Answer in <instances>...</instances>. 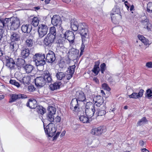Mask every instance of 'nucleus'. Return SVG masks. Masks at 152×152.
<instances>
[{
    "label": "nucleus",
    "mask_w": 152,
    "mask_h": 152,
    "mask_svg": "<svg viewBox=\"0 0 152 152\" xmlns=\"http://www.w3.org/2000/svg\"><path fill=\"white\" fill-rule=\"evenodd\" d=\"M141 151L142 152H149V151L145 148L142 149Z\"/></svg>",
    "instance_id": "nucleus-56"
},
{
    "label": "nucleus",
    "mask_w": 152,
    "mask_h": 152,
    "mask_svg": "<svg viewBox=\"0 0 152 152\" xmlns=\"http://www.w3.org/2000/svg\"><path fill=\"white\" fill-rule=\"evenodd\" d=\"M62 20L60 16L58 15H56L53 16L52 18L51 23L54 26H60L61 27V29L62 27L61 26Z\"/></svg>",
    "instance_id": "nucleus-15"
},
{
    "label": "nucleus",
    "mask_w": 152,
    "mask_h": 152,
    "mask_svg": "<svg viewBox=\"0 0 152 152\" xmlns=\"http://www.w3.org/2000/svg\"><path fill=\"white\" fill-rule=\"evenodd\" d=\"M144 92V90L141 89L139 91L138 93L133 92L131 95H129V97L130 98L139 99L142 96Z\"/></svg>",
    "instance_id": "nucleus-18"
},
{
    "label": "nucleus",
    "mask_w": 152,
    "mask_h": 152,
    "mask_svg": "<svg viewBox=\"0 0 152 152\" xmlns=\"http://www.w3.org/2000/svg\"><path fill=\"white\" fill-rule=\"evenodd\" d=\"M33 43V42L32 39H28L26 41V46L28 47H31Z\"/></svg>",
    "instance_id": "nucleus-38"
},
{
    "label": "nucleus",
    "mask_w": 152,
    "mask_h": 152,
    "mask_svg": "<svg viewBox=\"0 0 152 152\" xmlns=\"http://www.w3.org/2000/svg\"><path fill=\"white\" fill-rule=\"evenodd\" d=\"M102 89L106 90L107 91H109L110 90V88L108 85L105 83L102 84Z\"/></svg>",
    "instance_id": "nucleus-45"
},
{
    "label": "nucleus",
    "mask_w": 152,
    "mask_h": 152,
    "mask_svg": "<svg viewBox=\"0 0 152 152\" xmlns=\"http://www.w3.org/2000/svg\"><path fill=\"white\" fill-rule=\"evenodd\" d=\"M88 26L85 23L79 24L78 32L80 34L83 42H84L88 40L89 34L88 30Z\"/></svg>",
    "instance_id": "nucleus-3"
},
{
    "label": "nucleus",
    "mask_w": 152,
    "mask_h": 152,
    "mask_svg": "<svg viewBox=\"0 0 152 152\" xmlns=\"http://www.w3.org/2000/svg\"><path fill=\"white\" fill-rule=\"evenodd\" d=\"M55 38L56 37L53 35H49L48 34L44 39V44L47 46H51L53 43Z\"/></svg>",
    "instance_id": "nucleus-9"
},
{
    "label": "nucleus",
    "mask_w": 152,
    "mask_h": 152,
    "mask_svg": "<svg viewBox=\"0 0 152 152\" xmlns=\"http://www.w3.org/2000/svg\"><path fill=\"white\" fill-rule=\"evenodd\" d=\"M52 79L51 75L48 71L44 72L43 76L37 77L35 79V83L37 87H41L44 86L46 83L51 82Z\"/></svg>",
    "instance_id": "nucleus-2"
},
{
    "label": "nucleus",
    "mask_w": 152,
    "mask_h": 152,
    "mask_svg": "<svg viewBox=\"0 0 152 152\" xmlns=\"http://www.w3.org/2000/svg\"><path fill=\"white\" fill-rule=\"evenodd\" d=\"M93 80L96 83H98L99 82V80L96 77H94L93 78Z\"/></svg>",
    "instance_id": "nucleus-57"
},
{
    "label": "nucleus",
    "mask_w": 152,
    "mask_h": 152,
    "mask_svg": "<svg viewBox=\"0 0 152 152\" xmlns=\"http://www.w3.org/2000/svg\"><path fill=\"white\" fill-rule=\"evenodd\" d=\"M147 11L149 13H152V2L148 3L147 5Z\"/></svg>",
    "instance_id": "nucleus-41"
},
{
    "label": "nucleus",
    "mask_w": 152,
    "mask_h": 152,
    "mask_svg": "<svg viewBox=\"0 0 152 152\" xmlns=\"http://www.w3.org/2000/svg\"><path fill=\"white\" fill-rule=\"evenodd\" d=\"M23 68L25 70L26 72L30 73L34 69L33 66L30 64H26L23 66Z\"/></svg>",
    "instance_id": "nucleus-30"
},
{
    "label": "nucleus",
    "mask_w": 152,
    "mask_h": 152,
    "mask_svg": "<svg viewBox=\"0 0 152 152\" xmlns=\"http://www.w3.org/2000/svg\"><path fill=\"white\" fill-rule=\"evenodd\" d=\"M128 108V107L127 106H125L124 107V109H127Z\"/></svg>",
    "instance_id": "nucleus-64"
},
{
    "label": "nucleus",
    "mask_w": 152,
    "mask_h": 152,
    "mask_svg": "<svg viewBox=\"0 0 152 152\" xmlns=\"http://www.w3.org/2000/svg\"><path fill=\"white\" fill-rule=\"evenodd\" d=\"M61 35L66 39H67L70 43H73L74 42L75 35L72 31H67Z\"/></svg>",
    "instance_id": "nucleus-12"
},
{
    "label": "nucleus",
    "mask_w": 152,
    "mask_h": 152,
    "mask_svg": "<svg viewBox=\"0 0 152 152\" xmlns=\"http://www.w3.org/2000/svg\"><path fill=\"white\" fill-rule=\"evenodd\" d=\"M46 58L44 54L37 53L33 57V61L37 66H43L46 63Z\"/></svg>",
    "instance_id": "nucleus-4"
},
{
    "label": "nucleus",
    "mask_w": 152,
    "mask_h": 152,
    "mask_svg": "<svg viewBox=\"0 0 152 152\" xmlns=\"http://www.w3.org/2000/svg\"><path fill=\"white\" fill-rule=\"evenodd\" d=\"M48 34L49 35H53L56 37V28L54 26H53L50 27V33Z\"/></svg>",
    "instance_id": "nucleus-39"
},
{
    "label": "nucleus",
    "mask_w": 152,
    "mask_h": 152,
    "mask_svg": "<svg viewBox=\"0 0 152 152\" xmlns=\"http://www.w3.org/2000/svg\"><path fill=\"white\" fill-rule=\"evenodd\" d=\"M111 15H115L114 16H113L112 18L113 19L115 16H116L117 17V19L121 18L120 10L118 6H115L113 8Z\"/></svg>",
    "instance_id": "nucleus-17"
},
{
    "label": "nucleus",
    "mask_w": 152,
    "mask_h": 152,
    "mask_svg": "<svg viewBox=\"0 0 152 152\" xmlns=\"http://www.w3.org/2000/svg\"><path fill=\"white\" fill-rule=\"evenodd\" d=\"M79 24L75 18H72L71 20V28L74 31H77Z\"/></svg>",
    "instance_id": "nucleus-20"
},
{
    "label": "nucleus",
    "mask_w": 152,
    "mask_h": 152,
    "mask_svg": "<svg viewBox=\"0 0 152 152\" xmlns=\"http://www.w3.org/2000/svg\"><path fill=\"white\" fill-rule=\"evenodd\" d=\"M146 66L148 68H152V62H148L146 63Z\"/></svg>",
    "instance_id": "nucleus-49"
},
{
    "label": "nucleus",
    "mask_w": 152,
    "mask_h": 152,
    "mask_svg": "<svg viewBox=\"0 0 152 152\" xmlns=\"http://www.w3.org/2000/svg\"><path fill=\"white\" fill-rule=\"evenodd\" d=\"M62 1L64 2L68 3L71 0H62Z\"/></svg>",
    "instance_id": "nucleus-60"
},
{
    "label": "nucleus",
    "mask_w": 152,
    "mask_h": 152,
    "mask_svg": "<svg viewBox=\"0 0 152 152\" xmlns=\"http://www.w3.org/2000/svg\"><path fill=\"white\" fill-rule=\"evenodd\" d=\"M3 55V52L0 49V56H1Z\"/></svg>",
    "instance_id": "nucleus-63"
},
{
    "label": "nucleus",
    "mask_w": 152,
    "mask_h": 152,
    "mask_svg": "<svg viewBox=\"0 0 152 152\" xmlns=\"http://www.w3.org/2000/svg\"><path fill=\"white\" fill-rule=\"evenodd\" d=\"M10 48L12 49L13 51L16 50L18 48V45L14 42H12L10 44Z\"/></svg>",
    "instance_id": "nucleus-37"
},
{
    "label": "nucleus",
    "mask_w": 152,
    "mask_h": 152,
    "mask_svg": "<svg viewBox=\"0 0 152 152\" xmlns=\"http://www.w3.org/2000/svg\"><path fill=\"white\" fill-rule=\"evenodd\" d=\"M39 20L38 18L37 17H34L33 19L31 22L32 25L35 27L38 26L39 23Z\"/></svg>",
    "instance_id": "nucleus-36"
},
{
    "label": "nucleus",
    "mask_w": 152,
    "mask_h": 152,
    "mask_svg": "<svg viewBox=\"0 0 152 152\" xmlns=\"http://www.w3.org/2000/svg\"><path fill=\"white\" fill-rule=\"evenodd\" d=\"M65 74L64 73L61 72H58L56 75V78L58 80H63L65 77Z\"/></svg>",
    "instance_id": "nucleus-29"
},
{
    "label": "nucleus",
    "mask_w": 152,
    "mask_h": 152,
    "mask_svg": "<svg viewBox=\"0 0 152 152\" xmlns=\"http://www.w3.org/2000/svg\"><path fill=\"white\" fill-rule=\"evenodd\" d=\"M100 107L97 109V112H96V113H95V115L96 116L103 115L106 113V112L105 111L106 108L105 106H103L101 107L102 109H101V107Z\"/></svg>",
    "instance_id": "nucleus-23"
},
{
    "label": "nucleus",
    "mask_w": 152,
    "mask_h": 152,
    "mask_svg": "<svg viewBox=\"0 0 152 152\" xmlns=\"http://www.w3.org/2000/svg\"><path fill=\"white\" fill-rule=\"evenodd\" d=\"M86 97L84 93L82 91L76 92L75 98L73 99L71 102L70 108L73 111L77 112L79 110V104L80 102H84L86 101Z\"/></svg>",
    "instance_id": "nucleus-1"
},
{
    "label": "nucleus",
    "mask_w": 152,
    "mask_h": 152,
    "mask_svg": "<svg viewBox=\"0 0 152 152\" xmlns=\"http://www.w3.org/2000/svg\"><path fill=\"white\" fill-rule=\"evenodd\" d=\"M101 93L102 94V95L103 96H105V94L103 90H101Z\"/></svg>",
    "instance_id": "nucleus-58"
},
{
    "label": "nucleus",
    "mask_w": 152,
    "mask_h": 152,
    "mask_svg": "<svg viewBox=\"0 0 152 152\" xmlns=\"http://www.w3.org/2000/svg\"><path fill=\"white\" fill-rule=\"evenodd\" d=\"M139 144L141 146H143L144 145V142L142 140H140L139 141Z\"/></svg>",
    "instance_id": "nucleus-55"
},
{
    "label": "nucleus",
    "mask_w": 152,
    "mask_h": 152,
    "mask_svg": "<svg viewBox=\"0 0 152 152\" xmlns=\"http://www.w3.org/2000/svg\"><path fill=\"white\" fill-rule=\"evenodd\" d=\"M138 37L139 40L141 41L143 40V39L145 38V37L143 36L140 35H138Z\"/></svg>",
    "instance_id": "nucleus-53"
},
{
    "label": "nucleus",
    "mask_w": 152,
    "mask_h": 152,
    "mask_svg": "<svg viewBox=\"0 0 152 152\" xmlns=\"http://www.w3.org/2000/svg\"><path fill=\"white\" fill-rule=\"evenodd\" d=\"M100 70L102 73H103L104 72L106 69V66L105 63H103L101 64L100 66Z\"/></svg>",
    "instance_id": "nucleus-44"
},
{
    "label": "nucleus",
    "mask_w": 152,
    "mask_h": 152,
    "mask_svg": "<svg viewBox=\"0 0 152 152\" xmlns=\"http://www.w3.org/2000/svg\"><path fill=\"white\" fill-rule=\"evenodd\" d=\"M20 36L18 34L15 32H13L11 35L10 39L12 42H14L19 40Z\"/></svg>",
    "instance_id": "nucleus-27"
},
{
    "label": "nucleus",
    "mask_w": 152,
    "mask_h": 152,
    "mask_svg": "<svg viewBox=\"0 0 152 152\" xmlns=\"http://www.w3.org/2000/svg\"><path fill=\"white\" fill-rule=\"evenodd\" d=\"M22 82L24 85H28L30 83V77L28 76H26L22 78Z\"/></svg>",
    "instance_id": "nucleus-34"
},
{
    "label": "nucleus",
    "mask_w": 152,
    "mask_h": 152,
    "mask_svg": "<svg viewBox=\"0 0 152 152\" xmlns=\"http://www.w3.org/2000/svg\"><path fill=\"white\" fill-rule=\"evenodd\" d=\"M88 116L86 115H81L79 117V118L80 121L84 123L89 122V120Z\"/></svg>",
    "instance_id": "nucleus-31"
},
{
    "label": "nucleus",
    "mask_w": 152,
    "mask_h": 152,
    "mask_svg": "<svg viewBox=\"0 0 152 152\" xmlns=\"http://www.w3.org/2000/svg\"><path fill=\"white\" fill-rule=\"evenodd\" d=\"M6 65L8 67L12 68L15 66V63L12 58L8 56L6 57Z\"/></svg>",
    "instance_id": "nucleus-19"
},
{
    "label": "nucleus",
    "mask_w": 152,
    "mask_h": 152,
    "mask_svg": "<svg viewBox=\"0 0 152 152\" xmlns=\"http://www.w3.org/2000/svg\"><path fill=\"white\" fill-rule=\"evenodd\" d=\"M32 27L30 25H23L21 27V30L25 33H29L31 30Z\"/></svg>",
    "instance_id": "nucleus-24"
},
{
    "label": "nucleus",
    "mask_w": 152,
    "mask_h": 152,
    "mask_svg": "<svg viewBox=\"0 0 152 152\" xmlns=\"http://www.w3.org/2000/svg\"><path fill=\"white\" fill-rule=\"evenodd\" d=\"M147 122V120L146 118L143 117L138 121L137 124V126H140L145 124Z\"/></svg>",
    "instance_id": "nucleus-35"
},
{
    "label": "nucleus",
    "mask_w": 152,
    "mask_h": 152,
    "mask_svg": "<svg viewBox=\"0 0 152 152\" xmlns=\"http://www.w3.org/2000/svg\"><path fill=\"white\" fill-rule=\"evenodd\" d=\"M53 121L56 122H59L61 121V118L60 117L57 116L55 118H54ZM53 122V121H52Z\"/></svg>",
    "instance_id": "nucleus-48"
},
{
    "label": "nucleus",
    "mask_w": 152,
    "mask_h": 152,
    "mask_svg": "<svg viewBox=\"0 0 152 152\" xmlns=\"http://www.w3.org/2000/svg\"><path fill=\"white\" fill-rule=\"evenodd\" d=\"M85 43V42L84 43V42H82V43L81 45V47L80 48V56H81L83 54V50L84 49L85 47V45L84 44Z\"/></svg>",
    "instance_id": "nucleus-46"
},
{
    "label": "nucleus",
    "mask_w": 152,
    "mask_h": 152,
    "mask_svg": "<svg viewBox=\"0 0 152 152\" xmlns=\"http://www.w3.org/2000/svg\"><path fill=\"white\" fill-rule=\"evenodd\" d=\"M10 22L9 24V26L11 30H15L17 29L20 25V21L17 18L13 17L10 18Z\"/></svg>",
    "instance_id": "nucleus-8"
},
{
    "label": "nucleus",
    "mask_w": 152,
    "mask_h": 152,
    "mask_svg": "<svg viewBox=\"0 0 152 152\" xmlns=\"http://www.w3.org/2000/svg\"><path fill=\"white\" fill-rule=\"evenodd\" d=\"M36 109L37 112L41 115L43 114L45 112V109L42 106H37Z\"/></svg>",
    "instance_id": "nucleus-32"
},
{
    "label": "nucleus",
    "mask_w": 152,
    "mask_h": 152,
    "mask_svg": "<svg viewBox=\"0 0 152 152\" xmlns=\"http://www.w3.org/2000/svg\"><path fill=\"white\" fill-rule=\"evenodd\" d=\"M44 129L46 134L50 137H53L56 131L55 125L52 123H49L45 128L44 127Z\"/></svg>",
    "instance_id": "nucleus-7"
},
{
    "label": "nucleus",
    "mask_w": 152,
    "mask_h": 152,
    "mask_svg": "<svg viewBox=\"0 0 152 152\" xmlns=\"http://www.w3.org/2000/svg\"><path fill=\"white\" fill-rule=\"evenodd\" d=\"M48 113L47 116V119L50 122H52L54 120L53 115L56 113V109L55 107L51 106L48 107Z\"/></svg>",
    "instance_id": "nucleus-10"
},
{
    "label": "nucleus",
    "mask_w": 152,
    "mask_h": 152,
    "mask_svg": "<svg viewBox=\"0 0 152 152\" xmlns=\"http://www.w3.org/2000/svg\"><path fill=\"white\" fill-rule=\"evenodd\" d=\"M152 96V90L148 89L146 90V93L145 94V97L148 99L150 98Z\"/></svg>",
    "instance_id": "nucleus-40"
},
{
    "label": "nucleus",
    "mask_w": 152,
    "mask_h": 152,
    "mask_svg": "<svg viewBox=\"0 0 152 152\" xmlns=\"http://www.w3.org/2000/svg\"><path fill=\"white\" fill-rule=\"evenodd\" d=\"M85 110L86 115L90 118L92 117L95 113L94 106L91 102H87Z\"/></svg>",
    "instance_id": "nucleus-6"
},
{
    "label": "nucleus",
    "mask_w": 152,
    "mask_h": 152,
    "mask_svg": "<svg viewBox=\"0 0 152 152\" xmlns=\"http://www.w3.org/2000/svg\"><path fill=\"white\" fill-rule=\"evenodd\" d=\"M114 15H111V20L112 21L113 23H114L115 24H117L119 20L121 19V18H118V19H117V17L116 16H115L114 17V18H113V19L112 18L113 16H114Z\"/></svg>",
    "instance_id": "nucleus-43"
},
{
    "label": "nucleus",
    "mask_w": 152,
    "mask_h": 152,
    "mask_svg": "<svg viewBox=\"0 0 152 152\" xmlns=\"http://www.w3.org/2000/svg\"><path fill=\"white\" fill-rule=\"evenodd\" d=\"M10 83L11 84L14 85L18 88L20 86V85L19 84V83L16 81L15 80H11L10 81Z\"/></svg>",
    "instance_id": "nucleus-42"
},
{
    "label": "nucleus",
    "mask_w": 152,
    "mask_h": 152,
    "mask_svg": "<svg viewBox=\"0 0 152 152\" xmlns=\"http://www.w3.org/2000/svg\"><path fill=\"white\" fill-rule=\"evenodd\" d=\"M61 85V83L60 82H56L53 84H51L50 87L51 90L54 91L59 89Z\"/></svg>",
    "instance_id": "nucleus-26"
},
{
    "label": "nucleus",
    "mask_w": 152,
    "mask_h": 152,
    "mask_svg": "<svg viewBox=\"0 0 152 152\" xmlns=\"http://www.w3.org/2000/svg\"><path fill=\"white\" fill-rule=\"evenodd\" d=\"M142 42H143L145 45H146L149 44V41L146 39L145 37L144 38L142 41Z\"/></svg>",
    "instance_id": "nucleus-47"
},
{
    "label": "nucleus",
    "mask_w": 152,
    "mask_h": 152,
    "mask_svg": "<svg viewBox=\"0 0 152 152\" xmlns=\"http://www.w3.org/2000/svg\"><path fill=\"white\" fill-rule=\"evenodd\" d=\"M134 10V6L133 5L131 6L130 8V10L132 12V13H133L132 11Z\"/></svg>",
    "instance_id": "nucleus-54"
},
{
    "label": "nucleus",
    "mask_w": 152,
    "mask_h": 152,
    "mask_svg": "<svg viewBox=\"0 0 152 152\" xmlns=\"http://www.w3.org/2000/svg\"><path fill=\"white\" fill-rule=\"evenodd\" d=\"M103 102V97L100 96L94 97L93 99V102L94 105L98 107H101L104 106Z\"/></svg>",
    "instance_id": "nucleus-14"
},
{
    "label": "nucleus",
    "mask_w": 152,
    "mask_h": 152,
    "mask_svg": "<svg viewBox=\"0 0 152 152\" xmlns=\"http://www.w3.org/2000/svg\"><path fill=\"white\" fill-rule=\"evenodd\" d=\"M37 102L35 99H30L28 102L26 103V106L31 109H35L37 106Z\"/></svg>",
    "instance_id": "nucleus-22"
},
{
    "label": "nucleus",
    "mask_w": 152,
    "mask_h": 152,
    "mask_svg": "<svg viewBox=\"0 0 152 152\" xmlns=\"http://www.w3.org/2000/svg\"><path fill=\"white\" fill-rule=\"evenodd\" d=\"M45 58L48 63H53L56 60L55 55L54 53L52 51L49 50L46 55Z\"/></svg>",
    "instance_id": "nucleus-16"
},
{
    "label": "nucleus",
    "mask_w": 152,
    "mask_h": 152,
    "mask_svg": "<svg viewBox=\"0 0 152 152\" xmlns=\"http://www.w3.org/2000/svg\"><path fill=\"white\" fill-rule=\"evenodd\" d=\"M60 134V132H58L56 134V135L53 137V140H56L58 137L59 136V134Z\"/></svg>",
    "instance_id": "nucleus-52"
},
{
    "label": "nucleus",
    "mask_w": 152,
    "mask_h": 152,
    "mask_svg": "<svg viewBox=\"0 0 152 152\" xmlns=\"http://www.w3.org/2000/svg\"><path fill=\"white\" fill-rule=\"evenodd\" d=\"M66 132L65 131H63L62 133L61 134L60 136L61 137H63V136H64Z\"/></svg>",
    "instance_id": "nucleus-61"
},
{
    "label": "nucleus",
    "mask_w": 152,
    "mask_h": 152,
    "mask_svg": "<svg viewBox=\"0 0 152 152\" xmlns=\"http://www.w3.org/2000/svg\"><path fill=\"white\" fill-rule=\"evenodd\" d=\"M28 90L30 92H32L34 90V87L33 86H29L28 87Z\"/></svg>",
    "instance_id": "nucleus-51"
},
{
    "label": "nucleus",
    "mask_w": 152,
    "mask_h": 152,
    "mask_svg": "<svg viewBox=\"0 0 152 152\" xmlns=\"http://www.w3.org/2000/svg\"><path fill=\"white\" fill-rule=\"evenodd\" d=\"M4 96L3 95H0V100L4 98Z\"/></svg>",
    "instance_id": "nucleus-62"
},
{
    "label": "nucleus",
    "mask_w": 152,
    "mask_h": 152,
    "mask_svg": "<svg viewBox=\"0 0 152 152\" xmlns=\"http://www.w3.org/2000/svg\"><path fill=\"white\" fill-rule=\"evenodd\" d=\"M127 3L128 2L127 1H126L125 2V6L126 7L127 9H128L129 8V7L127 5Z\"/></svg>",
    "instance_id": "nucleus-59"
},
{
    "label": "nucleus",
    "mask_w": 152,
    "mask_h": 152,
    "mask_svg": "<svg viewBox=\"0 0 152 152\" xmlns=\"http://www.w3.org/2000/svg\"><path fill=\"white\" fill-rule=\"evenodd\" d=\"M75 67V66H72L70 67V68H68V70L67 71V74L65 76L67 80H69L72 77L74 72Z\"/></svg>",
    "instance_id": "nucleus-21"
},
{
    "label": "nucleus",
    "mask_w": 152,
    "mask_h": 152,
    "mask_svg": "<svg viewBox=\"0 0 152 152\" xmlns=\"http://www.w3.org/2000/svg\"><path fill=\"white\" fill-rule=\"evenodd\" d=\"M100 62L99 61H96L95 62V65L92 71L95 75H97L99 72L100 69L99 67Z\"/></svg>",
    "instance_id": "nucleus-25"
},
{
    "label": "nucleus",
    "mask_w": 152,
    "mask_h": 152,
    "mask_svg": "<svg viewBox=\"0 0 152 152\" xmlns=\"http://www.w3.org/2000/svg\"><path fill=\"white\" fill-rule=\"evenodd\" d=\"M29 54V50L28 49H25L21 51V56L23 58H25L28 56Z\"/></svg>",
    "instance_id": "nucleus-28"
},
{
    "label": "nucleus",
    "mask_w": 152,
    "mask_h": 152,
    "mask_svg": "<svg viewBox=\"0 0 152 152\" xmlns=\"http://www.w3.org/2000/svg\"><path fill=\"white\" fill-rule=\"evenodd\" d=\"M18 96H19V99L22 98V99H24V98H27V96L25 94H18Z\"/></svg>",
    "instance_id": "nucleus-50"
},
{
    "label": "nucleus",
    "mask_w": 152,
    "mask_h": 152,
    "mask_svg": "<svg viewBox=\"0 0 152 152\" xmlns=\"http://www.w3.org/2000/svg\"><path fill=\"white\" fill-rule=\"evenodd\" d=\"M38 33L39 37L42 38L45 35L48 31V26L44 24L39 25L38 27Z\"/></svg>",
    "instance_id": "nucleus-11"
},
{
    "label": "nucleus",
    "mask_w": 152,
    "mask_h": 152,
    "mask_svg": "<svg viewBox=\"0 0 152 152\" xmlns=\"http://www.w3.org/2000/svg\"><path fill=\"white\" fill-rule=\"evenodd\" d=\"M10 99L9 101L10 103H12L14 102L17 99H19L18 94H12L10 95Z\"/></svg>",
    "instance_id": "nucleus-33"
},
{
    "label": "nucleus",
    "mask_w": 152,
    "mask_h": 152,
    "mask_svg": "<svg viewBox=\"0 0 152 152\" xmlns=\"http://www.w3.org/2000/svg\"><path fill=\"white\" fill-rule=\"evenodd\" d=\"M140 22L143 28L147 31H152V24L146 16L141 18Z\"/></svg>",
    "instance_id": "nucleus-5"
},
{
    "label": "nucleus",
    "mask_w": 152,
    "mask_h": 152,
    "mask_svg": "<svg viewBox=\"0 0 152 152\" xmlns=\"http://www.w3.org/2000/svg\"><path fill=\"white\" fill-rule=\"evenodd\" d=\"M106 131V128L104 126H100L97 128L93 129L91 131L92 134L97 136L101 135Z\"/></svg>",
    "instance_id": "nucleus-13"
}]
</instances>
